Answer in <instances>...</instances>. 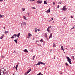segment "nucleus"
<instances>
[{
	"label": "nucleus",
	"instance_id": "de8ad7c7",
	"mask_svg": "<svg viewBox=\"0 0 75 75\" xmlns=\"http://www.w3.org/2000/svg\"><path fill=\"white\" fill-rule=\"evenodd\" d=\"M3 1V0H0V1H1H1Z\"/></svg>",
	"mask_w": 75,
	"mask_h": 75
},
{
	"label": "nucleus",
	"instance_id": "052dcab7",
	"mask_svg": "<svg viewBox=\"0 0 75 75\" xmlns=\"http://www.w3.org/2000/svg\"><path fill=\"white\" fill-rule=\"evenodd\" d=\"M46 69V68H45V70Z\"/></svg>",
	"mask_w": 75,
	"mask_h": 75
},
{
	"label": "nucleus",
	"instance_id": "bf43d9fd",
	"mask_svg": "<svg viewBox=\"0 0 75 75\" xmlns=\"http://www.w3.org/2000/svg\"><path fill=\"white\" fill-rule=\"evenodd\" d=\"M41 75H43V74H41Z\"/></svg>",
	"mask_w": 75,
	"mask_h": 75
},
{
	"label": "nucleus",
	"instance_id": "20e7f679",
	"mask_svg": "<svg viewBox=\"0 0 75 75\" xmlns=\"http://www.w3.org/2000/svg\"><path fill=\"white\" fill-rule=\"evenodd\" d=\"M21 24V26H24V25H27V23L25 22H24L22 23Z\"/></svg>",
	"mask_w": 75,
	"mask_h": 75
},
{
	"label": "nucleus",
	"instance_id": "aec40b11",
	"mask_svg": "<svg viewBox=\"0 0 75 75\" xmlns=\"http://www.w3.org/2000/svg\"><path fill=\"white\" fill-rule=\"evenodd\" d=\"M17 40H16V39H15L14 40V41L15 42L16 44H17Z\"/></svg>",
	"mask_w": 75,
	"mask_h": 75
},
{
	"label": "nucleus",
	"instance_id": "a878e982",
	"mask_svg": "<svg viewBox=\"0 0 75 75\" xmlns=\"http://www.w3.org/2000/svg\"><path fill=\"white\" fill-rule=\"evenodd\" d=\"M44 4H47V1H44Z\"/></svg>",
	"mask_w": 75,
	"mask_h": 75
},
{
	"label": "nucleus",
	"instance_id": "4c0bfd02",
	"mask_svg": "<svg viewBox=\"0 0 75 75\" xmlns=\"http://www.w3.org/2000/svg\"><path fill=\"white\" fill-rule=\"evenodd\" d=\"M13 53H14V54H15V53H16V51L14 50V51L13 52Z\"/></svg>",
	"mask_w": 75,
	"mask_h": 75
},
{
	"label": "nucleus",
	"instance_id": "9b49d317",
	"mask_svg": "<svg viewBox=\"0 0 75 75\" xmlns=\"http://www.w3.org/2000/svg\"><path fill=\"white\" fill-rule=\"evenodd\" d=\"M45 37L46 38H48V36L47 35V34L46 33H45Z\"/></svg>",
	"mask_w": 75,
	"mask_h": 75
},
{
	"label": "nucleus",
	"instance_id": "1a4fd4ad",
	"mask_svg": "<svg viewBox=\"0 0 75 75\" xmlns=\"http://www.w3.org/2000/svg\"><path fill=\"white\" fill-rule=\"evenodd\" d=\"M52 33H50V35L49 38H52Z\"/></svg>",
	"mask_w": 75,
	"mask_h": 75
},
{
	"label": "nucleus",
	"instance_id": "393cba45",
	"mask_svg": "<svg viewBox=\"0 0 75 75\" xmlns=\"http://www.w3.org/2000/svg\"><path fill=\"white\" fill-rule=\"evenodd\" d=\"M41 75V72L39 73V74H37V75Z\"/></svg>",
	"mask_w": 75,
	"mask_h": 75
},
{
	"label": "nucleus",
	"instance_id": "49530a36",
	"mask_svg": "<svg viewBox=\"0 0 75 75\" xmlns=\"http://www.w3.org/2000/svg\"><path fill=\"white\" fill-rule=\"evenodd\" d=\"M71 18H73V17H72V16H71Z\"/></svg>",
	"mask_w": 75,
	"mask_h": 75
},
{
	"label": "nucleus",
	"instance_id": "8fccbe9b",
	"mask_svg": "<svg viewBox=\"0 0 75 75\" xmlns=\"http://www.w3.org/2000/svg\"><path fill=\"white\" fill-rule=\"evenodd\" d=\"M35 1V0H33L32 1Z\"/></svg>",
	"mask_w": 75,
	"mask_h": 75
},
{
	"label": "nucleus",
	"instance_id": "e2e57ef3",
	"mask_svg": "<svg viewBox=\"0 0 75 75\" xmlns=\"http://www.w3.org/2000/svg\"><path fill=\"white\" fill-rule=\"evenodd\" d=\"M14 75V74H13V75Z\"/></svg>",
	"mask_w": 75,
	"mask_h": 75
},
{
	"label": "nucleus",
	"instance_id": "f3484780",
	"mask_svg": "<svg viewBox=\"0 0 75 75\" xmlns=\"http://www.w3.org/2000/svg\"><path fill=\"white\" fill-rule=\"evenodd\" d=\"M31 71V69H30L27 72V73H28V74Z\"/></svg>",
	"mask_w": 75,
	"mask_h": 75
},
{
	"label": "nucleus",
	"instance_id": "2eb2a0df",
	"mask_svg": "<svg viewBox=\"0 0 75 75\" xmlns=\"http://www.w3.org/2000/svg\"><path fill=\"white\" fill-rule=\"evenodd\" d=\"M0 18H1V17H4V16L3 15L0 14Z\"/></svg>",
	"mask_w": 75,
	"mask_h": 75
},
{
	"label": "nucleus",
	"instance_id": "3c124183",
	"mask_svg": "<svg viewBox=\"0 0 75 75\" xmlns=\"http://www.w3.org/2000/svg\"><path fill=\"white\" fill-rule=\"evenodd\" d=\"M18 38L16 39V40L17 41V40H18Z\"/></svg>",
	"mask_w": 75,
	"mask_h": 75
},
{
	"label": "nucleus",
	"instance_id": "473e14b6",
	"mask_svg": "<svg viewBox=\"0 0 75 75\" xmlns=\"http://www.w3.org/2000/svg\"><path fill=\"white\" fill-rule=\"evenodd\" d=\"M47 28L49 29H51V26H50L49 27H48Z\"/></svg>",
	"mask_w": 75,
	"mask_h": 75
},
{
	"label": "nucleus",
	"instance_id": "0eeeda50",
	"mask_svg": "<svg viewBox=\"0 0 75 75\" xmlns=\"http://www.w3.org/2000/svg\"><path fill=\"white\" fill-rule=\"evenodd\" d=\"M40 64H42V65H44V66H45V63H43L42 62L40 61Z\"/></svg>",
	"mask_w": 75,
	"mask_h": 75
},
{
	"label": "nucleus",
	"instance_id": "f8f14e48",
	"mask_svg": "<svg viewBox=\"0 0 75 75\" xmlns=\"http://www.w3.org/2000/svg\"><path fill=\"white\" fill-rule=\"evenodd\" d=\"M23 18L24 20H27V19L26 18V17H25V16H23Z\"/></svg>",
	"mask_w": 75,
	"mask_h": 75
},
{
	"label": "nucleus",
	"instance_id": "4be33fe9",
	"mask_svg": "<svg viewBox=\"0 0 75 75\" xmlns=\"http://www.w3.org/2000/svg\"><path fill=\"white\" fill-rule=\"evenodd\" d=\"M61 50H64V49L63 48V46H61Z\"/></svg>",
	"mask_w": 75,
	"mask_h": 75
},
{
	"label": "nucleus",
	"instance_id": "e433bc0d",
	"mask_svg": "<svg viewBox=\"0 0 75 75\" xmlns=\"http://www.w3.org/2000/svg\"><path fill=\"white\" fill-rule=\"evenodd\" d=\"M32 8L33 9H35V8L34 7H33Z\"/></svg>",
	"mask_w": 75,
	"mask_h": 75
},
{
	"label": "nucleus",
	"instance_id": "5701e85b",
	"mask_svg": "<svg viewBox=\"0 0 75 75\" xmlns=\"http://www.w3.org/2000/svg\"><path fill=\"white\" fill-rule=\"evenodd\" d=\"M47 31L48 33H50V29L47 28Z\"/></svg>",
	"mask_w": 75,
	"mask_h": 75
},
{
	"label": "nucleus",
	"instance_id": "603ef678",
	"mask_svg": "<svg viewBox=\"0 0 75 75\" xmlns=\"http://www.w3.org/2000/svg\"><path fill=\"white\" fill-rule=\"evenodd\" d=\"M4 29H5V27H4Z\"/></svg>",
	"mask_w": 75,
	"mask_h": 75
},
{
	"label": "nucleus",
	"instance_id": "b1692460",
	"mask_svg": "<svg viewBox=\"0 0 75 75\" xmlns=\"http://www.w3.org/2000/svg\"><path fill=\"white\" fill-rule=\"evenodd\" d=\"M22 10H23V11H25V9L24 8H22Z\"/></svg>",
	"mask_w": 75,
	"mask_h": 75
},
{
	"label": "nucleus",
	"instance_id": "f03ea898",
	"mask_svg": "<svg viewBox=\"0 0 75 75\" xmlns=\"http://www.w3.org/2000/svg\"><path fill=\"white\" fill-rule=\"evenodd\" d=\"M20 33H18V35L16 34H14L11 37V38H14V37H20Z\"/></svg>",
	"mask_w": 75,
	"mask_h": 75
},
{
	"label": "nucleus",
	"instance_id": "37998d69",
	"mask_svg": "<svg viewBox=\"0 0 75 75\" xmlns=\"http://www.w3.org/2000/svg\"><path fill=\"white\" fill-rule=\"evenodd\" d=\"M2 58H4V56H2Z\"/></svg>",
	"mask_w": 75,
	"mask_h": 75
},
{
	"label": "nucleus",
	"instance_id": "6e6d98bb",
	"mask_svg": "<svg viewBox=\"0 0 75 75\" xmlns=\"http://www.w3.org/2000/svg\"><path fill=\"white\" fill-rule=\"evenodd\" d=\"M51 51H52V50H51V51H50V52H51Z\"/></svg>",
	"mask_w": 75,
	"mask_h": 75
},
{
	"label": "nucleus",
	"instance_id": "dca6fc26",
	"mask_svg": "<svg viewBox=\"0 0 75 75\" xmlns=\"http://www.w3.org/2000/svg\"><path fill=\"white\" fill-rule=\"evenodd\" d=\"M7 33H8V31H5L4 32V33L5 34H7Z\"/></svg>",
	"mask_w": 75,
	"mask_h": 75
},
{
	"label": "nucleus",
	"instance_id": "c03bdc74",
	"mask_svg": "<svg viewBox=\"0 0 75 75\" xmlns=\"http://www.w3.org/2000/svg\"><path fill=\"white\" fill-rule=\"evenodd\" d=\"M31 52H33V49H32L31 50Z\"/></svg>",
	"mask_w": 75,
	"mask_h": 75
},
{
	"label": "nucleus",
	"instance_id": "7c9ffc66",
	"mask_svg": "<svg viewBox=\"0 0 75 75\" xmlns=\"http://www.w3.org/2000/svg\"><path fill=\"white\" fill-rule=\"evenodd\" d=\"M19 64L18 63V64L16 65V68H17V67H18V66Z\"/></svg>",
	"mask_w": 75,
	"mask_h": 75
},
{
	"label": "nucleus",
	"instance_id": "a211bd4d",
	"mask_svg": "<svg viewBox=\"0 0 75 75\" xmlns=\"http://www.w3.org/2000/svg\"><path fill=\"white\" fill-rule=\"evenodd\" d=\"M35 31L36 33H37V28H35Z\"/></svg>",
	"mask_w": 75,
	"mask_h": 75
},
{
	"label": "nucleus",
	"instance_id": "58836bf2",
	"mask_svg": "<svg viewBox=\"0 0 75 75\" xmlns=\"http://www.w3.org/2000/svg\"><path fill=\"white\" fill-rule=\"evenodd\" d=\"M37 30L38 31H40V29H38Z\"/></svg>",
	"mask_w": 75,
	"mask_h": 75
},
{
	"label": "nucleus",
	"instance_id": "680f3d73",
	"mask_svg": "<svg viewBox=\"0 0 75 75\" xmlns=\"http://www.w3.org/2000/svg\"><path fill=\"white\" fill-rule=\"evenodd\" d=\"M32 1L31 0H30V1Z\"/></svg>",
	"mask_w": 75,
	"mask_h": 75
},
{
	"label": "nucleus",
	"instance_id": "6e6552de",
	"mask_svg": "<svg viewBox=\"0 0 75 75\" xmlns=\"http://www.w3.org/2000/svg\"><path fill=\"white\" fill-rule=\"evenodd\" d=\"M62 9L64 11H65V10H67V8H66V6H64L63 7Z\"/></svg>",
	"mask_w": 75,
	"mask_h": 75
},
{
	"label": "nucleus",
	"instance_id": "39448f33",
	"mask_svg": "<svg viewBox=\"0 0 75 75\" xmlns=\"http://www.w3.org/2000/svg\"><path fill=\"white\" fill-rule=\"evenodd\" d=\"M31 34L30 33H29L28 35V36L27 37L28 38V39L29 38H30L32 36Z\"/></svg>",
	"mask_w": 75,
	"mask_h": 75
},
{
	"label": "nucleus",
	"instance_id": "2f4dec72",
	"mask_svg": "<svg viewBox=\"0 0 75 75\" xmlns=\"http://www.w3.org/2000/svg\"><path fill=\"white\" fill-rule=\"evenodd\" d=\"M72 57L73 58V60H74V59H75V58H74V56H73Z\"/></svg>",
	"mask_w": 75,
	"mask_h": 75
},
{
	"label": "nucleus",
	"instance_id": "79ce46f5",
	"mask_svg": "<svg viewBox=\"0 0 75 75\" xmlns=\"http://www.w3.org/2000/svg\"><path fill=\"white\" fill-rule=\"evenodd\" d=\"M51 21L52 20H54V19H53V18H51Z\"/></svg>",
	"mask_w": 75,
	"mask_h": 75
},
{
	"label": "nucleus",
	"instance_id": "bb28decb",
	"mask_svg": "<svg viewBox=\"0 0 75 75\" xmlns=\"http://www.w3.org/2000/svg\"><path fill=\"white\" fill-rule=\"evenodd\" d=\"M58 4H61V3L62 4L63 3H62V2H59V3H58Z\"/></svg>",
	"mask_w": 75,
	"mask_h": 75
},
{
	"label": "nucleus",
	"instance_id": "7ed1b4c3",
	"mask_svg": "<svg viewBox=\"0 0 75 75\" xmlns=\"http://www.w3.org/2000/svg\"><path fill=\"white\" fill-rule=\"evenodd\" d=\"M66 58H67V59H68L67 61H68V62H69V64H72V62H71V59H70L69 57L67 56Z\"/></svg>",
	"mask_w": 75,
	"mask_h": 75
},
{
	"label": "nucleus",
	"instance_id": "4468645a",
	"mask_svg": "<svg viewBox=\"0 0 75 75\" xmlns=\"http://www.w3.org/2000/svg\"><path fill=\"white\" fill-rule=\"evenodd\" d=\"M4 34L2 35L1 37H0V39H2V38H3V37H4Z\"/></svg>",
	"mask_w": 75,
	"mask_h": 75
},
{
	"label": "nucleus",
	"instance_id": "6ab92c4d",
	"mask_svg": "<svg viewBox=\"0 0 75 75\" xmlns=\"http://www.w3.org/2000/svg\"><path fill=\"white\" fill-rule=\"evenodd\" d=\"M50 8L48 10L46 11V12H47V13H50Z\"/></svg>",
	"mask_w": 75,
	"mask_h": 75
},
{
	"label": "nucleus",
	"instance_id": "774afa93",
	"mask_svg": "<svg viewBox=\"0 0 75 75\" xmlns=\"http://www.w3.org/2000/svg\"><path fill=\"white\" fill-rule=\"evenodd\" d=\"M28 15H29V14H28Z\"/></svg>",
	"mask_w": 75,
	"mask_h": 75
},
{
	"label": "nucleus",
	"instance_id": "c756f323",
	"mask_svg": "<svg viewBox=\"0 0 75 75\" xmlns=\"http://www.w3.org/2000/svg\"><path fill=\"white\" fill-rule=\"evenodd\" d=\"M40 41L41 42H43V40L42 39L40 40Z\"/></svg>",
	"mask_w": 75,
	"mask_h": 75
},
{
	"label": "nucleus",
	"instance_id": "5fc2aeb1",
	"mask_svg": "<svg viewBox=\"0 0 75 75\" xmlns=\"http://www.w3.org/2000/svg\"><path fill=\"white\" fill-rule=\"evenodd\" d=\"M63 51H64V53H65V52L64 51V50H63Z\"/></svg>",
	"mask_w": 75,
	"mask_h": 75
},
{
	"label": "nucleus",
	"instance_id": "13d9d810",
	"mask_svg": "<svg viewBox=\"0 0 75 75\" xmlns=\"http://www.w3.org/2000/svg\"><path fill=\"white\" fill-rule=\"evenodd\" d=\"M17 68H16V70H17Z\"/></svg>",
	"mask_w": 75,
	"mask_h": 75
},
{
	"label": "nucleus",
	"instance_id": "a19ab883",
	"mask_svg": "<svg viewBox=\"0 0 75 75\" xmlns=\"http://www.w3.org/2000/svg\"><path fill=\"white\" fill-rule=\"evenodd\" d=\"M55 4V2H53V4L54 5V4Z\"/></svg>",
	"mask_w": 75,
	"mask_h": 75
},
{
	"label": "nucleus",
	"instance_id": "69168bd1",
	"mask_svg": "<svg viewBox=\"0 0 75 75\" xmlns=\"http://www.w3.org/2000/svg\"><path fill=\"white\" fill-rule=\"evenodd\" d=\"M36 36H37V35H36Z\"/></svg>",
	"mask_w": 75,
	"mask_h": 75
},
{
	"label": "nucleus",
	"instance_id": "0e129e2a",
	"mask_svg": "<svg viewBox=\"0 0 75 75\" xmlns=\"http://www.w3.org/2000/svg\"><path fill=\"white\" fill-rule=\"evenodd\" d=\"M6 0H4V1H5Z\"/></svg>",
	"mask_w": 75,
	"mask_h": 75
},
{
	"label": "nucleus",
	"instance_id": "f704fd0d",
	"mask_svg": "<svg viewBox=\"0 0 75 75\" xmlns=\"http://www.w3.org/2000/svg\"><path fill=\"white\" fill-rule=\"evenodd\" d=\"M59 5H58V6H57V8H59Z\"/></svg>",
	"mask_w": 75,
	"mask_h": 75
},
{
	"label": "nucleus",
	"instance_id": "338daca9",
	"mask_svg": "<svg viewBox=\"0 0 75 75\" xmlns=\"http://www.w3.org/2000/svg\"><path fill=\"white\" fill-rule=\"evenodd\" d=\"M49 67H50V66H49Z\"/></svg>",
	"mask_w": 75,
	"mask_h": 75
},
{
	"label": "nucleus",
	"instance_id": "72a5a7b5",
	"mask_svg": "<svg viewBox=\"0 0 75 75\" xmlns=\"http://www.w3.org/2000/svg\"><path fill=\"white\" fill-rule=\"evenodd\" d=\"M65 65H66L67 66H68V64L67 63H66L65 64Z\"/></svg>",
	"mask_w": 75,
	"mask_h": 75
},
{
	"label": "nucleus",
	"instance_id": "423d86ee",
	"mask_svg": "<svg viewBox=\"0 0 75 75\" xmlns=\"http://www.w3.org/2000/svg\"><path fill=\"white\" fill-rule=\"evenodd\" d=\"M42 1H40V0H38L37 1V3L38 4L40 3V4H41V3H42Z\"/></svg>",
	"mask_w": 75,
	"mask_h": 75
},
{
	"label": "nucleus",
	"instance_id": "c85d7f7f",
	"mask_svg": "<svg viewBox=\"0 0 75 75\" xmlns=\"http://www.w3.org/2000/svg\"><path fill=\"white\" fill-rule=\"evenodd\" d=\"M27 74H28V73H27V72H25V73L24 75H27Z\"/></svg>",
	"mask_w": 75,
	"mask_h": 75
},
{
	"label": "nucleus",
	"instance_id": "ddd939ff",
	"mask_svg": "<svg viewBox=\"0 0 75 75\" xmlns=\"http://www.w3.org/2000/svg\"><path fill=\"white\" fill-rule=\"evenodd\" d=\"M24 52H28V51L26 49H25V50H23Z\"/></svg>",
	"mask_w": 75,
	"mask_h": 75
},
{
	"label": "nucleus",
	"instance_id": "864d4df0",
	"mask_svg": "<svg viewBox=\"0 0 75 75\" xmlns=\"http://www.w3.org/2000/svg\"><path fill=\"white\" fill-rule=\"evenodd\" d=\"M16 67H15V66L13 68H16Z\"/></svg>",
	"mask_w": 75,
	"mask_h": 75
},
{
	"label": "nucleus",
	"instance_id": "a18cd8bd",
	"mask_svg": "<svg viewBox=\"0 0 75 75\" xmlns=\"http://www.w3.org/2000/svg\"><path fill=\"white\" fill-rule=\"evenodd\" d=\"M48 21L49 22H50V21H51V20H49Z\"/></svg>",
	"mask_w": 75,
	"mask_h": 75
},
{
	"label": "nucleus",
	"instance_id": "cd10ccee",
	"mask_svg": "<svg viewBox=\"0 0 75 75\" xmlns=\"http://www.w3.org/2000/svg\"><path fill=\"white\" fill-rule=\"evenodd\" d=\"M35 58V56H34V55L33 56V60H34V58Z\"/></svg>",
	"mask_w": 75,
	"mask_h": 75
},
{
	"label": "nucleus",
	"instance_id": "4d7b16f0",
	"mask_svg": "<svg viewBox=\"0 0 75 75\" xmlns=\"http://www.w3.org/2000/svg\"><path fill=\"white\" fill-rule=\"evenodd\" d=\"M60 74H62V72H61L60 73Z\"/></svg>",
	"mask_w": 75,
	"mask_h": 75
},
{
	"label": "nucleus",
	"instance_id": "9d476101",
	"mask_svg": "<svg viewBox=\"0 0 75 75\" xmlns=\"http://www.w3.org/2000/svg\"><path fill=\"white\" fill-rule=\"evenodd\" d=\"M40 65V62H39L38 64H35L34 65L35 66V65Z\"/></svg>",
	"mask_w": 75,
	"mask_h": 75
},
{
	"label": "nucleus",
	"instance_id": "412c9836",
	"mask_svg": "<svg viewBox=\"0 0 75 75\" xmlns=\"http://www.w3.org/2000/svg\"><path fill=\"white\" fill-rule=\"evenodd\" d=\"M53 46L54 47H56V46H55V44L54 43H53Z\"/></svg>",
	"mask_w": 75,
	"mask_h": 75
},
{
	"label": "nucleus",
	"instance_id": "f257e3e1",
	"mask_svg": "<svg viewBox=\"0 0 75 75\" xmlns=\"http://www.w3.org/2000/svg\"><path fill=\"white\" fill-rule=\"evenodd\" d=\"M0 75H3V74L4 73V68L1 69H0Z\"/></svg>",
	"mask_w": 75,
	"mask_h": 75
},
{
	"label": "nucleus",
	"instance_id": "09e8293b",
	"mask_svg": "<svg viewBox=\"0 0 75 75\" xmlns=\"http://www.w3.org/2000/svg\"><path fill=\"white\" fill-rule=\"evenodd\" d=\"M35 38H34L33 37V40H34Z\"/></svg>",
	"mask_w": 75,
	"mask_h": 75
},
{
	"label": "nucleus",
	"instance_id": "ea45409f",
	"mask_svg": "<svg viewBox=\"0 0 75 75\" xmlns=\"http://www.w3.org/2000/svg\"><path fill=\"white\" fill-rule=\"evenodd\" d=\"M38 46H39V45L40 46H41V44H38Z\"/></svg>",
	"mask_w": 75,
	"mask_h": 75
},
{
	"label": "nucleus",
	"instance_id": "c9c22d12",
	"mask_svg": "<svg viewBox=\"0 0 75 75\" xmlns=\"http://www.w3.org/2000/svg\"><path fill=\"white\" fill-rule=\"evenodd\" d=\"M74 28H75L74 26L73 28H71V30L73 29Z\"/></svg>",
	"mask_w": 75,
	"mask_h": 75
}]
</instances>
